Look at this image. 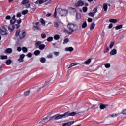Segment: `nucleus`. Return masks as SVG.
<instances>
[{
	"instance_id": "63",
	"label": "nucleus",
	"mask_w": 126,
	"mask_h": 126,
	"mask_svg": "<svg viewBox=\"0 0 126 126\" xmlns=\"http://www.w3.org/2000/svg\"><path fill=\"white\" fill-rule=\"evenodd\" d=\"M56 44H57V43H53L52 45H53V47H55Z\"/></svg>"
},
{
	"instance_id": "2",
	"label": "nucleus",
	"mask_w": 126,
	"mask_h": 126,
	"mask_svg": "<svg viewBox=\"0 0 126 126\" xmlns=\"http://www.w3.org/2000/svg\"><path fill=\"white\" fill-rule=\"evenodd\" d=\"M67 30H65L64 32L67 33L68 35H71L73 32H76L77 31V27L76 25L73 23H69L67 25Z\"/></svg>"
},
{
	"instance_id": "3",
	"label": "nucleus",
	"mask_w": 126,
	"mask_h": 126,
	"mask_svg": "<svg viewBox=\"0 0 126 126\" xmlns=\"http://www.w3.org/2000/svg\"><path fill=\"white\" fill-rule=\"evenodd\" d=\"M0 34H1L2 36H6V35H8L7 29L4 26L0 27Z\"/></svg>"
},
{
	"instance_id": "6",
	"label": "nucleus",
	"mask_w": 126,
	"mask_h": 126,
	"mask_svg": "<svg viewBox=\"0 0 126 126\" xmlns=\"http://www.w3.org/2000/svg\"><path fill=\"white\" fill-rule=\"evenodd\" d=\"M83 5H84V2L82 0H79L75 4V6H76V7H80L81 6H83Z\"/></svg>"
},
{
	"instance_id": "51",
	"label": "nucleus",
	"mask_w": 126,
	"mask_h": 126,
	"mask_svg": "<svg viewBox=\"0 0 126 126\" xmlns=\"http://www.w3.org/2000/svg\"><path fill=\"white\" fill-rule=\"evenodd\" d=\"M24 57H25V55H24V54H21L20 56V58L22 59L23 60V59H24Z\"/></svg>"
},
{
	"instance_id": "23",
	"label": "nucleus",
	"mask_w": 126,
	"mask_h": 126,
	"mask_svg": "<svg viewBox=\"0 0 126 126\" xmlns=\"http://www.w3.org/2000/svg\"><path fill=\"white\" fill-rule=\"evenodd\" d=\"M122 28H123V25H119L115 27L116 30H119V29H121Z\"/></svg>"
},
{
	"instance_id": "29",
	"label": "nucleus",
	"mask_w": 126,
	"mask_h": 126,
	"mask_svg": "<svg viewBox=\"0 0 126 126\" xmlns=\"http://www.w3.org/2000/svg\"><path fill=\"white\" fill-rule=\"evenodd\" d=\"M20 33V29H18L17 30L16 32V37H18V36H19V34Z\"/></svg>"
},
{
	"instance_id": "45",
	"label": "nucleus",
	"mask_w": 126,
	"mask_h": 126,
	"mask_svg": "<svg viewBox=\"0 0 126 126\" xmlns=\"http://www.w3.org/2000/svg\"><path fill=\"white\" fill-rule=\"evenodd\" d=\"M89 16H91V17H93L94 16V13L93 12L89 13L88 14Z\"/></svg>"
},
{
	"instance_id": "40",
	"label": "nucleus",
	"mask_w": 126,
	"mask_h": 126,
	"mask_svg": "<svg viewBox=\"0 0 126 126\" xmlns=\"http://www.w3.org/2000/svg\"><path fill=\"white\" fill-rule=\"evenodd\" d=\"M22 51L23 52V53H27V48L26 47H23L22 48Z\"/></svg>"
},
{
	"instance_id": "15",
	"label": "nucleus",
	"mask_w": 126,
	"mask_h": 126,
	"mask_svg": "<svg viewBox=\"0 0 126 126\" xmlns=\"http://www.w3.org/2000/svg\"><path fill=\"white\" fill-rule=\"evenodd\" d=\"M92 59H89L88 60H87V61H86L84 63H83V64H87V65H88V64H90V62H91Z\"/></svg>"
},
{
	"instance_id": "64",
	"label": "nucleus",
	"mask_w": 126,
	"mask_h": 126,
	"mask_svg": "<svg viewBox=\"0 0 126 126\" xmlns=\"http://www.w3.org/2000/svg\"><path fill=\"white\" fill-rule=\"evenodd\" d=\"M74 65H77V64H79V63H74Z\"/></svg>"
},
{
	"instance_id": "10",
	"label": "nucleus",
	"mask_w": 126,
	"mask_h": 126,
	"mask_svg": "<svg viewBox=\"0 0 126 126\" xmlns=\"http://www.w3.org/2000/svg\"><path fill=\"white\" fill-rule=\"evenodd\" d=\"M46 1H48V0H38L36 2V4H42V3H44V2H46Z\"/></svg>"
},
{
	"instance_id": "42",
	"label": "nucleus",
	"mask_w": 126,
	"mask_h": 126,
	"mask_svg": "<svg viewBox=\"0 0 126 126\" xmlns=\"http://www.w3.org/2000/svg\"><path fill=\"white\" fill-rule=\"evenodd\" d=\"M54 25L56 28H59V24L57 22L54 23Z\"/></svg>"
},
{
	"instance_id": "27",
	"label": "nucleus",
	"mask_w": 126,
	"mask_h": 126,
	"mask_svg": "<svg viewBox=\"0 0 126 126\" xmlns=\"http://www.w3.org/2000/svg\"><path fill=\"white\" fill-rule=\"evenodd\" d=\"M45 47H46V45H45V44H41L39 46V50H44Z\"/></svg>"
},
{
	"instance_id": "34",
	"label": "nucleus",
	"mask_w": 126,
	"mask_h": 126,
	"mask_svg": "<svg viewBox=\"0 0 126 126\" xmlns=\"http://www.w3.org/2000/svg\"><path fill=\"white\" fill-rule=\"evenodd\" d=\"M94 28H95V24L94 23H92V25L90 26V30H93Z\"/></svg>"
},
{
	"instance_id": "38",
	"label": "nucleus",
	"mask_w": 126,
	"mask_h": 126,
	"mask_svg": "<svg viewBox=\"0 0 126 126\" xmlns=\"http://www.w3.org/2000/svg\"><path fill=\"white\" fill-rule=\"evenodd\" d=\"M114 45H115V42H111L109 45V48H110V49H112V48H113V47L114 46Z\"/></svg>"
},
{
	"instance_id": "24",
	"label": "nucleus",
	"mask_w": 126,
	"mask_h": 126,
	"mask_svg": "<svg viewBox=\"0 0 126 126\" xmlns=\"http://www.w3.org/2000/svg\"><path fill=\"white\" fill-rule=\"evenodd\" d=\"M40 21L42 23V25H43V26L46 25V22L45 21L44 19H43V18H41L40 19Z\"/></svg>"
},
{
	"instance_id": "43",
	"label": "nucleus",
	"mask_w": 126,
	"mask_h": 126,
	"mask_svg": "<svg viewBox=\"0 0 126 126\" xmlns=\"http://www.w3.org/2000/svg\"><path fill=\"white\" fill-rule=\"evenodd\" d=\"M105 67L106 68H109V67H111V64L110 63H107L105 64Z\"/></svg>"
},
{
	"instance_id": "58",
	"label": "nucleus",
	"mask_w": 126,
	"mask_h": 126,
	"mask_svg": "<svg viewBox=\"0 0 126 126\" xmlns=\"http://www.w3.org/2000/svg\"><path fill=\"white\" fill-rule=\"evenodd\" d=\"M97 11H98V10H97V8H94V10H93V12L95 14L97 12Z\"/></svg>"
},
{
	"instance_id": "48",
	"label": "nucleus",
	"mask_w": 126,
	"mask_h": 126,
	"mask_svg": "<svg viewBox=\"0 0 126 126\" xmlns=\"http://www.w3.org/2000/svg\"><path fill=\"white\" fill-rule=\"evenodd\" d=\"M32 54L31 53H29L27 54V57H28V58H31L32 57Z\"/></svg>"
},
{
	"instance_id": "56",
	"label": "nucleus",
	"mask_w": 126,
	"mask_h": 126,
	"mask_svg": "<svg viewBox=\"0 0 126 126\" xmlns=\"http://www.w3.org/2000/svg\"><path fill=\"white\" fill-rule=\"evenodd\" d=\"M54 55L55 56H59V55H60V52H55Z\"/></svg>"
},
{
	"instance_id": "37",
	"label": "nucleus",
	"mask_w": 126,
	"mask_h": 126,
	"mask_svg": "<svg viewBox=\"0 0 126 126\" xmlns=\"http://www.w3.org/2000/svg\"><path fill=\"white\" fill-rule=\"evenodd\" d=\"M68 42H69V39H68V38H65L64 40V42H63V45H64V43H65L66 44L68 43Z\"/></svg>"
},
{
	"instance_id": "25",
	"label": "nucleus",
	"mask_w": 126,
	"mask_h": 126,
	"mask_svg": "<svg viewBox=\"0 0 126 126\" xmlns=\"http://www.w3.org/2000/svg\"><path fill=\"white\" fill-rule=\"evenodd\" d=\"M40 61L41 63H46V59L44 57L41 58Z\"/></svg>"
},
{
	"instance_id": "13",
	"label": "nucleus",
	"mask_w": 126,
	"mask_h": 126,
	"mask_svg": "<svg viewBox=\"0 0 126 126\" xmlns=\"http://www.w3.org/2000/svg\"><path fill=\"white\" fill-rule=\"evenodd\" d=\"M65 51L66 52H72L73 51V48L72 47L65 48Z\"/></svg>"
},
{
	"instance_id": "44",
	"label": "nucleus",
	"mask_w": 126,
	"mask_h": 126,
	"mask_svg": "<svg viewBox=\"0 0 126 126\" xmlns=\"http://www.w3.org/2000/svg\"><path fill=\"white\" fill-rule=\"evenodd\" d=\"M87 9H88L87 7H83V11L84 12H87Z\"/></svg>"
},
{
	"instance_id": "57",
	"label": "nucleus",
	"mask_w": 126,
	"mask_h": 126,
	"mask_svg": "<svg viewBox=\"0 0 126 126\" xmlns=\"http://www.w3.org/2000/svg\"><path fill=\"white\" fill-rule=\"evenodd\" d=\"M108 28L109 29L112 28H113V24H112V23L110 24L109 26H108Z\"/></svg>"
},
{
	"instance_id": "59",
	"label": "nucleus",
	"mask_w": 126,
	"mask_h": 126,
	"mask_svg": "<svg viewBox=\"0 0 126 126\" xmlns=\"http://www.w3.org/2000/svg\"><path fill=\"white\" fill-rule=\"evenodd\" d=\"M18 61L20 62V63H22V62H23V59H22V58H20L18 60Z\"/></svg>"
},
{
	"instance_id": "1",
	"label": "nucleus",
	"mask_w": 126,
	"mask_h": 126,
	"mask_svg": "<svg viewBox=\"0 0 126 126\" xmlns=\"http://www.w3.org/2000/svg\"><path fill=\"white\" fill-rule=\"evenodd\" d=\"M77 113L75 112H70V111H67L64 113L63 114H56L52 117H51L49 119V117H46L42 120L39 123L46 124V123H48L52 120V121H55V120H60L61 119H64V118H67V117H73L75 116Z\"/></svg>"
},
{
	"instance_id": "55",
	"label": "nucleus",
	"mask_w": 126,
	"mask_h": 126,
	"mask_svg": "<svg viewBox=\"0 0 126 126\" xmlns=\"http://www.w3.org/2000/svg\"><path fill=\"white\" fill-rule=\"evenodd\" d=\"M21 50H22V48L20 47H17V51L18 52H21Z\"/></svg>"
},
{
	"instance_id": "8",
	"label": "nucleus",
	"mask_w": 126,
	"mask_h": 126,
	"mask_svg": "<svg viewBox=\"0 0 126 126\" xmlns=\"http://www.w3.org/2000/svg\"><path fill=\"white\" fill-rule=\"evenodd\" d=\"M74 123V121H69L67 123H63L62 125V126H71L73 123Z\"/></svg>"
},
{
	"instance_id": "7",
	"label": "nucleus",
	"mask_w": 126,
	"mask_h": 126,
	"mask_svg": "<svg viewBox=\"0 0 126 126\" xmlns=\"http://www.w3.org/2000/svg\"><path fill=\"white\" fill-rule=\"evenodd\" d=\"M15 17H16V16L14 15L12 19L10 20V24H12L13 25V24H14V23L16 22L17 19L16 18H15Z\"/></svg>"
},
{
	"instance_id": "28",
	"label": "nucleus",
	"mask_w": 126,
	"mask_h": 126,
	"mask_svg": "<svg viewBox=\"0 0 126 126\" xmlns=\"http://www.w3.org/2000/svg\"><path fill=\"white\" fill-rule=\"evenodd\" d=\"M30 94V91H27L24 93V96H28Z\"/></svg>"
},
{
	"instance_id": "12",
	"label": "nucleus",
	"mask_w": 126,
	"mask_h": 126,
	"mask_svg": "<svg viewBox=\"0 0 126 126\" xmlns=\"http://www.w3.org/2000/svg\"><path fill=\"white\" fill-rule=\"evenodd\" d=\"M25 36H26V34H25V32H23L22 33L20 34V39L22 40L24 38H25Z\"/></svg>"
},
{
	"instance_id": "49",
	"label": "nucleus",
	"mask_w": 126,
	"mask_h": 126,
	"mask_svg": "<svg viewBox=\"0 0 126 126\" xmlns=\"http://www.w3.org/2000/svg\"><path fill=\"white\" fill-rule=\"evenodd\" d=\"M57 9H55V12L54 13V17H55V18H56V17H57Z\"/></svg>"
},
{
	"instance_id": "20",
	"label": "nucleus",
	"mask_w": 126,
	"mask_h": 126,
	"mask_svg": "<svg viewBox=\"0 0 126 126\" xmlns=\"http://www.w3.org/2000/svg\"><path fill=\"white\" fill-rule=\"evenodd\" d=\"M109 21L112 23H117V22H118V20L116 19H109Z\"/></svg>"
},
{
	"instance_id": "16",
	"label": "nucleus",
	"mask_w": 126,
	"mask_h": 126,
	"mask_svg": "<svg viewBox=\"0 0 126 126\" xmlns=\"http://www.w3.org/2000/svg\"><path fill=\"white\" fill-rule=\"evenodd\" d=\"M29 2V0H23L22 2H21V5H25L27 3Z\"/></svg>"
},
{
	"instance_id": "36",
	"label": "nucleus",
	"mask_w": 126,
	"mask_h": 126,
	"mask_svg": "<svg viewBox=\"0 0 126 126\" xmlns=\"http://www.w3.org/2000/svg\"><path fill=\"white\" fill-rule=\"evenodd\" d=\"M54 40H59L60 39V35H55L54 36Z\"/></svg>"
},
{
	"instance_id": "18",
	"label": "nucleus",
	"mask_w": 126,
	"mask_h": 126,
	"mask_svg": "<svg viewBox=\"0 0 126 126\" xmlns=\"http://www.w3.org/2000/svg\"><path fill=\"white\" fill-rule=\"evenodd\" d=\"M120 114H110L109 115V117L110 118H114V117H118V116H119Z\"/></svg>"
},
{
	"instance_id": "61",
	"label": "nucleus",
	"mask_w": 126,
	"mask_h": 126,
	"mask_svg": "<svg viewBox=\"0 0 126 126\" xmlns=\"http://www.w3.org/2000/svg\"><path fill=\"white\" fill-rule=\"evenodd\" d=\"M47 58H49V59H52L53 58V55H49L48 56H47Z\"/></svg>"
},
{
	"instance_id": "26",
	"label": "nucleus",
	"mask_w": 126,
	"mask_h": 126,
	"mask_svg": "<svg viewBox=\"0 0 126 126\" xmlns=\"http://www.w3.org/2000/svg\"><path fill=\"white\" fill-rule=\"evenodd\" d=\"M0 58L1 60H7V55H1Z\"/></svg>"
},
{
	"instance_id": "35",
	"label": "nucleus",
	"mask_w": 126,
	"mask_h": 126,
	"mask_svg": "<svg viewBox=\"0 0 126 126\" xmlns=\"http://www.w3.org/2000/svg\"><path fill=\"white\" fill-rule=\"evenodd\" d=\"M53 40V37H49L47 38V42H52Z\"/></svg>"
},
{
	"instance_id": "60",
	"label": "nucleus",
	"mask_w": 126,
	"mask_h": 126,
	"mask_svg": "<svg viewBox=\"0 0 126 126\" xmlns=\"http://www.w3.org/2000/svg\"><path fill=\"white\" fill-rule=\"evenodd\" d=\"M88 22H92V18H89L88 19Z\"/></svg>"
},
{
	"instance_id": "33",
	"label": "nucleus",
	"mask_w": 126,
	"mask_h": 126,
	"mask_svg": "<svg viewBox=\"0 0 126 126\" xmlns=\"http://www.w3.org/2000/svg\"><path fill=\"white\" fill-rule=\"evenodd\" d=\"M98 106L96 104H94L92 106L91 109H93L94 110H95V109H97Z\"/></svg>"
},
{
	"instance_id": "39",
	"label": "nucleus",
	"mask_w": 126,
	"mask_h": 126,
	"mask_svg": "<svg viewBox=\"0 0 126 126\" xmlns=\"http://www.w3.org/2000/svg\"><path fill=\"white\" fill-rule=\"evenodd\" d=\"M41 36L42 39H45V38H46V37H47V35H46V34H45L44 33L41 34Z\"/></svg>"
},
{
	"instance_id": "11",
	"label": "nucleus",
	"mask_w": 126,
	"mask_h": 126,
	"mask_svg": "<svg viewBox=\"0 0 126 126\" xmlns=\"http://www.w3.org/2000/svg\"><path fill=\"white\" fill-rule=\"evenodd\" d=\"M110 54L111 56H114L115 55H116L117 54V49H112L110 52Z\"/></svg>"
},
{
	"instance_id": "62",
	"label": "nucleus",
	"mask_w": 126,
	"mask_h": 126,
	"mask_svg": "<svg viewBox=\"0 0 126 126\" xmlns=\"http://www.w3.org/2000/svg\"><path fill=\"white\" fill-rule=\"evenodd\" d=\"M51 15H52L51 13H48L46 14L47 17H50V16H51Z\"/></svg>"
},
{
	"instance_id": "47",
	"label": "nucleus",
	"mask_w": 126,
	"mask_h": 126,
	"mask_svg": "<svg viewBox=\"0 0 126 126\" xmlns=\"http://www.w3.org/2000/svg\"><path fill=\"white\" fill-rule=\"evenodd\" d=\"M21 16H22L21 13L18 12V13H17V15H16L17 17H21Z\"/></svg>"
},
{
	"instance_id": "50",
	"label": "nucleus",
	"mask_w": 126,
	"mask_h": 126,
	"mask_svg": "<svg viewBox=\"0 0 126 126\" xmlns=\"http://www.w3.org/2000/svg\"><path fill=\"white\" fill-rule=\"evenodd\" d=\"M122 115H126V109H124L123 110L122 112Z\"/></svg>"
},
{
	"instance_id": "32",
	"label": "nucleus",
	"mask_w": 126,
	"mask_h": 126,
	"mask_svg": "<svg viewBox=\"0 0 126 126\" xmlns=\"http://www.w3.org/2000/svg\"><path fill=\"white\" fill-rule=\"evenodd\" d=\"M40 50H36L34 51V54L35 56H38V55H40Z\"/></svg>"
},
{
	"instance_id": "54",
	"label": "nucleus",
	"mask_w": 126,
	"mask_h": 126,
	"mask_svg": "<svg viewBox=\"0 0 126 126\" xmlns=\"http://www.w3.org/2000/svg\"><path fill=\"white\" fill-rule=\"evenodd\" d=\"M72 66H74V63H71L70 65L69 66V67L68 68H70V67H72Z\"/></svg>"
},
{
	"instance_id": "52",
	"label": "nucleus",
	"mask_w": 126,
	"mask_h": 126,
	"mask_svg": "<svg viewBox=\"0 0 126 126\" xmlns=\"http://www.w3.org/2000/svg\"><path fill=\"white\" fill-rule=\"evenodd\" d=\"M21 22H22V21L21 20V19H19L17 20V23H18V24H20Z\"/></svg>"
},
{
	"instance_id": "31",
	"label": "nucleus",
	"mask_w": 126,
	"mask_h": 126,
	"mask_svg": "<svg viewBox=\"0 0 126 126\" xmlns=\"http://www.w3.org/2000/svg\"><path fill=\"white\" fill-rule=\"evenodd\" d=\"M27 13H28V10H25L22 11V14H23V15H25V14H27Z\"/></svg>"
},
{
	"instance_id": "5",
	"label": "nucleus",
	"mask_w": 126,
	"mask_h": 126,
	"mask_svg": "<svg viewBox=\"0 0 126 126\" xmlns=\"http://www.w3.org/2000/svg\"><path fill=\"white\" fill-rule=\"evenodd\" d=\"M71 10H73V12L75 13L76 14V19L77 20H79L80 18H81V15H80V14L78 13V12L76 11V9L74 8L71 7L70 8Z\"/></svg>"
},
{
	"instance_id": "17",
	"label": "nucleus",
	"mask_w": 126,
	"mask_h": 126,
	"mask_svg": "<svg viewBox=\"0 0 126 126\" xmlns=\"http://www.w3.org/2000/svg\"><path fill=\"white\" fill-rule=\"evenodd\" d=\"M5 53H7L8 54H11L12 53V49L11 48H7L5 50Z\"/></svg>"
},
{
	"instance_id": "22",
	"label": "nucleus",
	"mask_w": 126,
	"mask_h": 126,
	"mask_svg": "<svg viewBox=\"0 0 126 126\" xmlns=\"http://www.w3.org/2000/svg\"><path fill=\"white\" fill-rule=\"evenodd\" d=\"M11 60L9 59L6 61L5 63L7 64V65H10V64H11Z\"/></svg>"
},
{
	"instance_id": "46",
	"label": "nucleus",
	"mask_w": 126,
	"mask_h": 126,
	"mask_svg": "<svg viewBox=\"0 0 126 126\" xmlns=\"http://www.w3.org/2000/svg\"><path fill=\"white\" fill-rule=\"evenodd\" d=\"M19 27H20V25H19V24H16L14 26V28L18 29V28H19Z\"/></svg>"
},
{
	"instance_id": "4",
	"label": "nucleus",
	"mask_w": 126,
	"mask_h": 126,
	"mask_svg": "<svg viewBox=\"0 0 126 126\" xmlns=\"http://www.w3.org/2000/svg\"><path fill=\"white\" fill-rule=\"evenodd\" d=\"M59 11H60V15H61L62 16H66L67 13H68L67 10L65 9L63 10L59 9Z\"/></svg>"
},
{
	"instance_id": "9",
	"label": "nucleus",
	"mask_w": 126,
	"mask_h": 126,
	"mask_svg": "<svg viewBox=\"0 0 126 126\" xmlns=\"http://www.w3.org/2000/svg\"><path fill=\"white\" fill-rule=\"evenodd\" d=\"M8 29L9 31H10V32H12V31L13 30H14V25H12V24H10L8 26Z\"/></svg>"
},
{
	"instance_id": "41",
	"label": "nucleus",
	"mask_w": 126,
	"mask_h": 126,
	"mask_svg": "<svg viewBox=\"0 0 126 126\" xmlns=\"http://www.w3.org/2000/svg\"><path fill=\"white\" fill-rule=\"evenodd\" d=\"M109 50H110V48H109L108 47H106L105 50L103 51V53H104V54L108 53V52H109Z\"/></svg>"
},
{
	"instance_id": "19",
	"label": "nucleus",
	"mask_w": 126,
	"mask_h": 126,
	"mask_svg": "<svg viewBox=\"0 0 126 126\" xmlns=\"http://www.w3.org/2000/svg\"><path fill=\"white\" fill-rule=\"evenodd\" d=\"M103 8L104 11H107V10L108 9V5H107V4H106V3L103 4Z\"/></svg>"
},
{
	"instance_id": "21",
	"label": "nucleus",
	"mask_w": 126,
	"mask_h": 126,
	"mask_svg": "<svg viewBox=\"0 0 126 126\" xmlns=\"http://www.w3.org/2000/svg\"><path fill=\"white\" fill-rule=\"evenodd\" d=\"M86 27H87V23L85 21L82 24V28L84 29V28H86Z\"/></svg>"
},
{
	"instance_id": "14",
	"label": "nucleus",
	"mask_w": 126,
	"mask_h": 126,
	"mask_svg": "<svg viewBox=\"0 0 126 126\" xmlns=\"http://www.w3.org/2000/svg\"><path fill=\"white\" fill-rule=\"evenodd\" d=\"M41 44H42L41 41H37L35 43V46L36 48H40V46H41Z\"/></svg>"
},
{
	"instance_id": "30",
	"label": "nucleus",
	"mask_w": 126,
	"mask_h": 126,
	"mask_svg": "<svg viewBox=\"0 0 126 126\" xmlns=\"http://www.w3.org/2000/svg\"><path fill=\"white\" fill-rule=\"evenodd\" d=\"M106 108V105L105 104H101L100 105V110H104Z\"/></svg>"
},
{
	"instance_id": "53",
	"label": "nucleus",
	"mask_w": 126,
	"mask_h": 126,
	"mask_svg": "<svg viewBox=\"0 0 126 126\" xmlns=\"http://www.w3.org/2000/svg\"><path fill=\"white\" fill-rule=\"evenodd\" d=\"M11 19V17L9 15H7L6 17V19L8 20H9V19Z\"/></svg>"
}]
</instances>
